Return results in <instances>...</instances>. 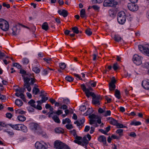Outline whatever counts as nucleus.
I'll use <instances>...</instances> for the list:
<instances>
[{
	"instance_id": "nucleus-36",
	"label": "nucleus",
	"mask_w": 149,
	"mask_h": 149,
	"mask_svg": "<svg viewBox=\"0 0 149 149\" xmlns=\"http://www.w3.org/2000/svg\"><path fill=\"white\" fill-rule=\"evenodd\" d=\"M52 118L55 122L57 123H60V119L57 116L55 115L52 116Z\"/></svg>"
},
{
	"instance_id": "nucleus-38",
	"label": "nucleus",
	"mask_w": 149,
	"mask_h": 149,
	"mask_svg": "<svg viewBox=\"0 0 149 149\" xmlns=\"http://www.w3.org/2000/svg\"><path fill=\"white\" fill-rule=\"evenodd\" d=\"M72 30L74 33L78 34L79 33V31L78 28L77 26H74L72 28Z\"/></svg>"
},
{
	"instance_id": "nucleus-58",
	"label": "nucleus",
	"mask_w": 149,
	"mask_h": 149,
	"mask_svg": "<svg viewBox=\"0 0 149 149\" xmlns=\"http://www.w3.org/2000/svg\"><path fill=\"white\" fill-rule=\"evenodd\" d=\"M5 132H7L10 135H13L14 134V133L12 131H10L8 130H5Z\"/></svg>"
},
{
	"instance_id": "nucleus-28",
	"label": "nucleus",
	"mask_w": 149,
	"mask_h": 149,
	"mask_svg": "<svg viewBox=\"0 0 149 149\" xmlns=\"http://www.w3.org/2000/svg\"><path fill=\"white\" fill-rule=\"evenodd\" d=\"M55 132L56 133H63L64 132L63 129L61 127H57L55 129Z\"/></svg>"
},
{
	"instance_id": "nucleus-49",
	"label": "nucleus",
	"mask_w": 149,
	"mask_h": 149,
	"mask_svg": "<svg viewBox=\"0 0 149 149\" xmlns=\"http://www.w3.org/2000/svg\"><path fill=\"white\" fill-rule=\"evenodd\" d=\"M92 87H95L96 84V82H93L92 81H90L88 82Z\"/></svg>"
},
{
	"instance_id": "nucleus-24",
	"label": "nucleus",
	"mask_w": 149,
	"mask_h": 149,
	"mask_svg": "<svg viewBox=\"0 0 149 149\" xmlns=\"http://www.w3.org/2000/svg\"><path fill=\"white\" fill-rule=\"evenodd\" d=\"M80 17L82 18H86L87 15L86 13V11L84 9H82L80 12Z\"/></svg>"
},
{
	"instance_id": "nucleus-59",
	"label": "nucleus",
	"mask_w": 149,
	"mask_h": 149,
	"mask_svg": "<svg viewBox=\"0 0 149 149\" xmlns=\"http://www.w3.org/2000/svg\"><path fill=\"white\" fill-rule=\"evenodd\" d=\"M6 117L9 119H10L13 116V115L10 113H8L6 114Z\"/></svg>"
},
{
	"instance_id": "nucleus-44",
	"label": "nucleus",
	"mask_w": 149,
	"mask_h": 149,
	"mask_svg": "<svg viewBox=\"0 0 149 149\" xmlns=\"http://www.w3.org/2000/svg\"><path fill=\"white\" fill-rule=\"evenodd\" d=\"M22 61L24 64L26 65L29 63V61L27 58H25L23 59Z\"/></svg>"
},
{
	"instance_id": "nucleus-32",
	"label": "nucleus",
	"mask_w": 149,
	"mask_h": 149,
	"mask_svg": "<svg viewBox=\"0 0 149 149\" xmlns=\"http://www.w3.org/2000/svg\"><path fill=\"white\" fill-rule=\"evenodd\" d=\"M130 124L131 125L137 126L141 125V123L139 121H137L136 120H134L131 122Z\"/></svg>"
},
{
	"instance_id": "nucleus-40",
	"label": "nucleus",
	"mask_w": 149,
	"mask_h": 149,
	"mask_svg": "<svg viewBox=\"0 0 149 149\" xmlns=\"http://www.w3.org/2000/svg\"><path fill=\"white\" fill-rule=\"evenodd\" d=\"M123 130L122 129H118L116 130V132L120 136H121L123 135Z\"/></svg>"
},
{
	"instance_id": "nucleus-16",
	"label": "nucleus",
	"mask_w": 149,
	"mask_h": 149,
	"mask_svg": "<svg viewBox=\"0 0 149 149\" xmlns=\"http://www.w3.org/2000/svg\"><path fill=\"white\" fill-rule=\"evenodd\" d=\"M88 117L90 119H97V122L98 124H100L102 123L101 118L97 116L94 114H92L90 115Z\"/></svg>"
},
{
	"instance_id": "nucleus-7",
	"label": "nucleus",
	"mask_w": 149,
	"mask_h": 149,
	"mask_svg": "<svg viewBox=\"0 0 149 149\" xmlns=\"http://www.w3.org/2000/svg\"><path fill=\"white\" fill-rule=\"evenodd\" d=\"M30 127L32 130L37 133H40L42 132L41 128L39 127V125L36 123H31L30 124Z\"/></svg>"
},
{
	"instance_id": "nucleus-57",
	"label": "nucleus",
	"mask_w": 149,
	"mask_h": 149,
	"mask_svg": "<svg viewBox=\"0 0 149 149\" xmlns=\"http://www.w3.org/2000/svg\"><path fill=\"white\" fill-rule=\"evenodd\" d=\"M65 127L68 130H70L73 128L72 125L71 124H70L66 125Z\"/></svg>"
},
{
	"instance_id": "nucleus-41",
	"label": "nucleus",
	"mask_w": 149,
	"mask_h": 149,
	"mask_svg": "<svg viewBox=\"0 0 149 149\" xmlns=\"http://www.w3.org/2000/svg\"><path fill=\"white\" fill-rule=\"evenodd\" d=\"M110 123L112 125H116L118 123V121L115 119L113 118L110 121Z\"/></svg>"
},
{
	"instance_id": "nucleus-8",
	"label": "nucleus",
	"mask_w": 149,
	"mask_h": 149,
	"mask_svg": "<svg viewBox=\"0 0 149 149\" xmlns=\"http://www.w3.org/2000/svg\"><path fill=\"white\" fill-rule=\"evenodd\" d=\"M142 59V57L137 54H135L133 56L132 60L135 64L139 65L142 63L141 60Z\"/></svg>"
},
{
	"instance_id": "nucleus-47",
	"label": "nucleus",
	"mask_w": 149,
	"mask_h": 149,
	"mask_svg": "<svg viewBox=\"0 0 149 149\" xmlns=\"http://www.w3.org/2000/svg\"><path fill=\"white\" fill-rule=\"evenodd\" d=\"M20 73L22 74V76L23 77V78L24 77V75H28L26 74V72L24 70L22 69H21L20 70Z\"/></svg>"
},
{
	"instance_id": "nucleus-64",
	"label": "nucleus",
	"mask_w": 149,
	"mask_h": 149,
	"mask_svg": "<svg viewBox=\"0 0 149 149\" xmlns=\"http://www.w3.org/2000/svg\"><path fill=\"white\" fill-rule=\"evenodd\" d=\"M143 66L146 68H149V62H145L143 65Z\"/></svg>"
},
{
	"instance_id": "nucleus-9",
	"label": "nucleus",
	"mask_w": 149,
	"mask_h": 149,
	"mask_svg": "<svg viewBox=\"0 0 149 149\" xmlns=\"http://www.w3.org/2000/svg\"><path fill=\"white\" fill-rule=\"evenodd\" d=\"M35 146L37 149H46L48 147L47 145L43 141L41 143L37 142L35 144Z\"/></svg>"
},
{
	"instance_id": "nucleus-18",
	"label": "nucleus",
	"mask_w": 149,
	"mask_h": 149,
	"mask_svg": "<svg viewBox=\"0 0 149 149\" xmlns=\"http://www.w3.org/2000/svg\"><path fill=\"white\" fill-rule=\"evenodd\" d=\"M38 85L37 84H35L32 91V93L33 94L36 95L40 92V90L39 88H38Z\"/></svg>"
},
{
	"instance_id": "nucleus-17",
	"label": "nucleus",
	"mask_w": 149,
	"mask_h": 149,
	"mask_svg": "<svg viewBox=\"0 0 149 149\" xmlns=\"http://www.w3.org/2000/svg\"><path fill=\"white\" fill-rule=\"evenodd\" d=\"M142 86L146 89H149V80H144L142 82Z\"/></svg>"
},
{
	"instance_id": "nucleus-12",
	"label": "nucleus",
	"mask_w": 149,
	"mask_h": 149,
	"mask_svg": "<svg viewBox=\"0 0 149 149\" xmlns=\"http://www.w3.org/2000/svg\"><path fill=\"white\" fill-rule=\"evenodd\" d=\"M19 92H16L15 93V95L17 97H20V98L24 102H26V99L24 95L23 94V91L22 88L19 89Z\"/></svg>"
},
{
	"instance_id": "nucleus-4",
	"label": "nucleus",
	"mask_w": 149,
	"mask_h": 149,
	"mask_svg": "<svg viewBox=\"0 0 149 149\" xmlns=\"http://www.w3.org/2000/svg\"><path fill=\"white\" fill-rule=\"evenodd\" d=\"M33 77L32 76L31 74H29L28 75V76L27 77H24L23 79L24 81L26 82V80L28 81L27 83H29V85L32 86H34V83L36 82V80L34 77Z\"/></svg>"
},
{
	"instance_id": "nucleus-50",
	"label": "nucleus",
	"mask_w": 149,
	"mask_h": 149,
	"mask_svg": "<svg viewBox=\"0 0 149 149\" xmlns=\"http://www.w3.org/2000/svg\"><path fill=\"white\" fill-rule=\"evenodd\" d=\"M116 126H117V128H118L126 127V126H124L123 124L118 123H117Z\"/></svg>"
},
{
	"instance_id": "nucleus-52",
	"label": "nucleus",
	"mask_w": 149,
	"mask_h": 149,
	"mask_svg": "<svg viewBox=\"0 0 149 149\" xmlns=\"http://www.w3.org/2000/svg\"><path fill=\"white\" fill-rule=\"evenodd\" d=\"M13 66L14 67H16L18 69H20L21 68V66L19 63H13Z\"/></svg>"
},
{
	"instance_id": "nucleus-62",
	"label": "nucleus",
	"mask_w": 149,
	"mask_h": 149,
	"mask_svg": "<svg viewBox=\"0 0 149 149\" xmlns=\"http://www.w3.org/2000/svg\"><path fill=\"white\" fill-rule=\"evenodd\" d=\"M43 60L47 63H49V62L51 61L52 58H43Z\"/></svg>"
},
{
	"instance_id": "nucleus-10",
	"label": "nucleus",
	"mask_w": 149,
	"mask_h": 149,
	"mask_svg": "<svg viewBox=\"0 0 149 149\" xmlns=\"http://www.w3.org/2000/svg\"><path fill=\"white\" fill-rule=\"evenodd\" d=\"M127 7L129 10L132 11H136L139 8L137 5L134 3H129L128 4Z\"/></svg>"
},
{
	"instance_id": "nucleus-48",
	"label": "nucleus",
	"mask_w": 149,
	"mask_h": 149,
	"mask_svg": "<svg viewBox=\"0 0 149 149\" xmlns=\"http://www.w3.org/2000/svg\"><path fill=\"white\" fill-rule=\"evenodd\" d=\"M42 72L43 75H47L48 72H49V69H48L47 68V69H43L42 71Z\"/></svg>"
},
{
	"instance_id": "nucleus-34",
	"label": "nucleus",
	"mask_w": 149,
	"mask_h": 149,
	"mask_svg": "<svg viewBox=\"0 0 149 149\" xmlns=\"http://www.w3.org/2000/svg\"><path fill=\"white\" fill-rule=\"evenodd\" d=\"M115 95L118 99H119L120 98V92L117 89H116L115 90Z\"/></svg>"
},
{
	"instance_id": "nucleus-46",
	"label": "nucleus",
	"mask_w": 149,
	"mask_h": 149,
	"mask_svg": "<svg viewBox=\"0 0 149 149\" xmlns=\"http://www.w3.org/2000/svg\"><path fill=\"white\" fill-rule=\"evenodd\" d=\"M59 66L61 69L64 70L66 67V65L65 63H62L59 64Z\"/></svg>"
},
{
	"instance_id": "nucleus-63",
	"label": "nucleus",
	"mask_w": 149,
	"mask_h": 149,
	"mask_svg": "<svg viewBox=\"0 0 149 149\" xmlns=\"http://www.w3.org/2000/svg\"><path fill=\"white\" fill-rule=\"evenodd\" d=\"M62 149H71L70 147L64 143Z\"/></svg>"
},
{
	"instance_id": "nucleus-37",
	"label": "nucleus",
	"mask_w": 149,
	"mask_h": 149,
	"mask_svg": "<svg viewBox=\"0 0 149 149\" xmlns=\"http://www.w3.org/2000/svg\"><path fill=\"white\" fill-rule=\"evenodd\" d=\"M91 96H92L93 98H95L99 100L101 98L100 96V95H96L94 93H93L91 94Z\"/></svg>"
},
{
	"instance_id": "nucleus-43",
	"label": "nucleus",
	"mask_w": 149,
	"mask_h": 149,
	"mask_svg": "<svg viewBox=\"0 0 149 149\" xmlns=\"http://www.w3.org/2000/svg\"><path fill=\"white\" fill-rule=\"evenodd\" d=\"M65 79L66 80L70 82H72L74 80L73 78L70 76H67L65 78Z\"/></svg>"
},
{
	"instance_id": "nucleus-30",
	"label": "nucleus",
	"mask_w": 149,
	"mask_h": 149,
	"mask_svg": "<svg viewBox=\"0 0 149 149\" xmlns=\"http://www.w3.org/2000/svg\"><path fill=\"white\" fill-rule=\"evenodd\" d=\"M42 27L43 29L45 31H47L49 28L48 25L47 23L46 22H44L42 25Z\"/></svg>"
},
{
	"instance_id": "nucleus-20",
	"label": "nucleus",
	"mask_w": 149,
	"mask_h": 149,
	"mask_svg": "<svg viewBox=\"0 0 149 149\" xmlns=\"http://www.w3.org/2000/svg\"><path fill=\"white\" fill-rule=\"evenodd\" d=\"M58 12L60 15L63 16L64 17H66L68 15L67 11L64 10H63L62 11L59 10Z\"/></svg>"
},
{
	"instance_id": "nucleus-39",
	"label": "nucleus",
	"mask_w": 149,
	"mask_h": 149,
	"mask_svg": "<svg viewBox=\"0 0 149 149\" xmlns=\"http://www.w3.org/2000/svg\"><path fill=\"white\" fill-rule=\"evenodd\" d=\"M114 40L117 42H119L122 40L121 38L119 36L117 35H115L114 37Z\"/></svg>"
},
{
	"instance_id": "nucleus-54",
	"label": "nucleus",
	"mask_w": 149,
	"mask_h": 149,
	"mask_svg": "<svg viewBox=\"0 0 149 149\" xmlns=\"http://www.w3.org/2000/svg\"><path fill=\"white\" fill-rule=\"evenodd\" d=\"M63 103L65 104L68 105L70 103V101L69 99L67 98L63 99Z\"/></svg>"
},
{
	"instance_id": "nucleus-45",
	"label": "nucleus",
	"mask_w": 149,
	"mask_h": 149,
	"mask_svg": "<svg viewBox=\"0 0 149 149\" xmlns=\"http://www.w3.org/2000/svg\"><path fill=\"white\" fill-rule=\"evenodd\" d=\"M92 102L93 103L95 104L99 105L100 104L99 103V100L95 98H93Z\"/></svg>"
},
{
	"instance_id": "nucleus-26",
	"label": "nucleus",
	"mask_w": 149,
	"mask_h": 149,
	"mask_svg": "<svg viewBox=\"0 0 149 149\" xmlns=\"http://www.w3.org/2000/svg\"><path fill=\"white\" fill-rule=\"evenodd\" d=\"M19 130H21L24 132H26L28 131L27 128L24 125L21 124Z\"/></svg>"
},
{
	"instance_id": "nucleus-3",
	"label": "nucleus",
	"mask_w": 149,
	"mask_h": 149,
	"mask_svg": "<svg viewBox=\"0 0 149 149\" xmlns=\"http://www.w3.org/2000/svg\"><path fill=\"white\" fill-rule=\"evenodd\" d=\"M0 28L4 31H7L9 28V24L8 22L3 19L0 18Z\"/></svg>"
},
{
	"instance_id": "nucleus-14",
	"label": "nucleus",
	"mask_w": 149,
	"mask_h": 149,
	"mask_svg": "<svg viewBox=\"0 0 149 149\" xmlns=\"http://www.w3.org/2000/svg\"><path fill=\"white\" fill-rule=\"evenodd\" d=\"M12 34L13 36H16L19 34L20 29L18 26H14L12 29Z\"/></svg>"
},
{
	"instance_id": "nucleus-22",
	"label": "nucleus",
	"mask_w": 149,
	"mask_h": 149,
	"mask_svg": "<svg viewBox=\"0 0 149 149\" xmlns=\"http://www.w3.org/2000/svg\"><path fill=\"white\" fill-rule=\"evenodd\" d=\"M48 99L47 97H45V96L44 97H42L41 100H38L37 101V102L38 104H41L45 102Z\"/></svg>"
},
{
	"instance_id": "nucleus-51",
	"label": "nucleus",
	"mask_w": 149,
	"mask_h": 149,
	"mask_svg": "<svg viewBox=\"0 0 149 149\" xmlns=\"http://www.w3.org/2000/svg\"><path fill=\"white\" fill-rule=\"evenodd\" d=\"M6 100V96L4 95L0 94V100L2 102H4Z\"/></svg>"
},
{
	"instance_id": "nucleus-56",
	"label": "nucleus",
	"mask_w": 149,
	"mask_h": 149,
	"mask_svg": "<svg viewBox=\"0 0 149 149\" xmlns=\"http://www.w3.org/2000/svg\"><path fill=\"white\" fill-rule=\"evenodd\" d=\"M86 107L84 105L81 106L79 108V110L81 111H84L86 110Z\"/></svg>"
},
{
	"instance_id": "nucleus-13",
	"label": "nucleus",
	"mask_w": 149,
	"mask_h": 149,
	"mask_svg": "<svg viewBox=\"0 0 149 149\" xmlns=\"http://www.w3.org/2000/svg\"><path fill=\"white\" fill-rule=\"evenodd\" d=\"M116 81L114 77H112V79L109 84V89L110 91H113L115 90L116 86L115 84L116 83Z\"/></svg>"
},
{
	"instance_id": "nucleus-1",
	"label": "nucleus",
	"mask_w": 149,
	"mask_h": 149,
	"mask_svg": "<svg viewBox=\"0 0 149 149\" xmlns=\"http://www.w3.org/2000/svg\"><path fill=\"white\" fill-rule=\"evenodd\" d=\"M81 87L84 92H85L86 96L88 97H89L91 94L93 93L90 91L93 90V88L89 84L88 82L86 83V86L84 84H82L81 85Z\"/></svg>"
},
{
	"instance_id": "nucleus-42",
	"label": "nucleus",
	"mask_w": 149,
	"mask_h": 149,
	"mask_svg": "<svg viewBox=\"0 0 149 149\" xmlns=\"http://www.w3.org/2000/svg\"><path fill=\"white\" fill-rule=\"evenodd\" d=\"M86 34L88 36H90L92 34V32L91 31V29L88 28L85 31Z\"/></svg>"
},
{
	"instance_id": "nucleus-33",
	"label": "nucleus",
	"mask_w": 149,
	"mask_h": 149,
	"mask_svg": "<svg viewBox=\"0 0 149 149\" xmlns=\"http://www.w3.org/2000/svg\"><path fill=\"white\" fill-rule=\"evenodd\" d=\"M32 70L35 73L37 74L39 73L40 71V69L37 67L33 66Z\"/></svg>"
},
{
	"instance_id": "nucleus-2",
	"label": "nucleus",
	"mask_w": 149,
	"mask_h": 149,
	"mask_svg": "<svg viewBox=\"0 0 149 149\" xmlns=\"http://www.w3.org/2000/svg\"><path fill=\"white\" fill-rule=\"evenodd\" d=\"M126 19V15L125 12L123 11L119 12L117 17L118 22L120 24H123L125 23Z\"/></svg>"
},
{
	"instance_id": "nucleus-55",
	"label": "nucleus",
	"mask_w": 149,
	"mask_h": 149,
	"mask_svg": "<svg viewBox=\"0 0 149 149\" xmlns=\"http://www.w3.org/2000/svg\"><path fill=\"white\" fill-rule=\"evenodd\" d=\"M118 67L119 66L117 63L114 64L113 67V68L114 70H116L118 68Z\"/></svg>"
},
{
	"instance_id": "nucleus-6",
	"label": "nucleus",
	"mask_w": 149,
	"mask_h": 149,
	"mask_svg": "<svg viewBox=\"0 0 149 149\" xmlns=\"http://www.w3.org/2000/svg\"><path fill=\"white\" fill-rule=\"evenodd\" d=\"M118 4V2L114 0H105L103 2L104 6L114 7Z\"/></svg>"
},
{
	"instance_id": "nucleus-53",
	"label": "nucleus",
	"mask_w": 149,
	"mask_h": 149,
	"mask_svg": "<svg viewBox=\"0 0 149 149\" xmlns=\"http://www.w3.org/2000/svg\"><path fill=\"white\" fill-rule=\"evenodd\" d=\"M93 110L92 109L89 108L86 113V115H89L93 113Z\"/></svg>"
},
{
	"instance_id": "nucleus-23",
	"label": "nucleus",
	"mask_w": 149,
	"mask_h": 149,
	"mask_svg": "<svg viewBox=\"0 0 149 149\" xmlns=\"http://www.w3.org/2000/svg\"><path fill=\"white\" fill-rule=\"evenodd\" d=\"M28 81L26 80V82H25L24 81V87H25V88H26L27 89V91L29 92H30L31 90V86L30 85H29L28 83H27Z\"/></svg>"
},
{
	"instance_id": "nucleus-19",
	"label": "nucleus",
	"mask_w": 149,
	"mask_h": 149,
	"mask_svg": "<svg viewBox=\"0 0 149 149\" xmlns=\"http://www.w3.org/2000/svg\"><path fill=\"white\" fill-rule=\"evenodd\" d=\"M7 125H9L13 129L17 130H19V129L20 128L21 125L20 124H17L15 125H12V124H8Z\"/></svg>"
},
{
	"instance_id": "nucleus-21",
	"label": "nucleus",
	"mask_w": 149,
	"mask_h": 149,
	"mask_svg": "<svg viewBox=\"0 0 149 149\" xmlns=\"http://www.w3.org/2000/svg\"><path fill=\"white\" fill-rule=\"evenodd\" d=\"M98 141L100 142H103L104 145L107 143L106 137L104 136H101L98 139Z\"/></svg>"
},
{
	"instance_id": "nucleus-29",
	"label": "nucleus",
	"mask_w": 149,
	"mask_h": 149,
	"mask_svg": "<svg viewBox=\"0 0 149 149\" xmlns=\"http://www.w3.org/2000/svg\"><path fill=\"white\" fill-rule=\"evenodd\" d=\"M35 103L36 102L34 100L31 99L28 102V104L30 105L31 107L34 108L36 107Z\"/></svg>"
},
{
	"instance_id": "nucleus-61",
	"label": "nucleus",
	"mask_w": 149,
	"mask_h": 149,
	"mask_svg": "<svg viewBox=\"0 0 149 149\" xmlns=\"http://www.w3.org/2000/svg\"><path fill=\"white\" fill-rule=\"evenodd\" d=\"M111 111L110 110L107 111L104 114V116L105 117L107 116H109L111 115Z\"/></svg>"
},
{
	"instance_id": "nucleus-27",
	"label": "nucleus",
	"mask_w": 149,
	"mask_h": 149,
	"mask_svg": "<svg viewBox=\"0 0 149 149\" xmlns=\"http://www.w3.org/2000/svg\"><path fill=\"white\" fill-rule=\"evenodd\" d=\"M15 104L19 107H21L23 103L21 100L17 99L15 101Z\"/></svg>"
},
{
	"instance_id": "nucleus-25",
	"label": "nucleus",
	"mask_w": 149,
	"mask_h": 149,
	"mask_svg": "<svg viewBox=\"0 0 149 149\" xmlns=\"http://www.w3.org/2000/svg\"><path fill=\"white\" fill-rule=\"evenodd\" d=\"M89 124L90 125L94 124V126L95 127H98L99 126L96 123V120L95 119H90Z\"/></svg>"
},
{
	"instance_id": "nucleus-60",
	"label": "nucleus",
	"mask_w": 149,
	"mask_h": 149,
	"mask_svg": "<svg viewBox=\"0 0 149 149\" xmlns=\"http://www.w3.org/2000/svg\"><path fill=\"white\" fill-rule=\"evenodd\" d=\"M83 142L85 143L86 144H88V141L87 139L86 138V137H84L82 139V141Z\"/></svg>"
},
{
	"instance_id": "nucleus-31",
	"label": "nucleus",
	"mask_w": 149,
	"mask_h": 149,
	"mask_svg": "<svg viewBox=\"0 0 149 149\" xmlns=\"http://www.w3.org/2000/svg\"><path fill=\"white\" fill-rule=\"evenodd\" d=\"M18 120L21 121L23 122L26 120V118L23 115H19L17 116Z\"/></svg>"
},
{
	"instance_id": "nucleus-15",
	"label": "nucleus",
	"mask_w": 149,
	"mask_h": 149,
	"mask_svg": "<svg viewBox=\"0 0 149 149\" xmlns=\"http://www.w3.org/2000/svg\"><path fill=\"white\" fill-rule=\"evenodd\" d=\"M64 143L61 141L57 140L55 141L54 146L56 148L62 149Z\"/></svg>"
},
{
	"instance_id": "nucleus-5",
	"label": "nucleus",
	"mask_w": 149,
	"mask_h": 149,
	"mask_svg": "<svg viewBox=\"0 0 149 149\" xmlns=\"http://www.w3.org/2000/svg\"><path fill=\"white\" fill-rule=\"evenodd\" d=\"M138 48L141 52L149 56V46L148 45H139Z\"/></svg>"
},
{
	"instance_id": "nucleus-35",
	"label": "nucleus",
	"mask_w": 149,
	"mask_h": 149,
	"mask_svg": "<svg viewBox=\"0 0 149 149\" xmlns=\"http://www.w3.org/2000/svg\"><path fill=\"white\" fill-rule=\"evenodd\" d=\"M15 113L17 114H21V115L24 114L26 112L20 109H18L15 110Z\"/></svg>"
},
{
	"instance_id": "nucleus-11",
	"label": "nucleus",
	"mask_w": 149,
	"mask_h": 149,
	"mask_svg": "<svg viewBox=\"0 0 149 149\" xmlns=\"http://www.w3.org/2000/svg\"><path fill=\"white\" fill-rule=\"evenodd\" d=\"M85 118L83 117L81 119L78 120L74 122V123L76 124L79 127V130H80L84 125V124L85 122Z\"/></svg>"
}]
</instances>
